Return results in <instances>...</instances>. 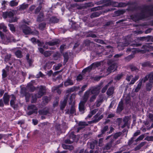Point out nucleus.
<instances>
[{
	"label": "nucleus",
	"instance_id": "nucleus-1",
	"mask_svg": "<svg viewBox=\"0 0 153 153\" xmlns=\"http://www.w3.org/2000/svg\"><path fill=\"white\" fill-rule=\"evenodd\" d=\"M100 91V88L99 87H96L93 88L91 91H86L85 93L82 100L81 101L79 105V111L83 113L85 110L84 105L89 97L91 94L95 95L97 96L99 93Z\"/></svg>",
	"mask_w": 153,
	"mask_h": 153
},
{
	"label": "nucleus",
	"instance_id": "nucleus-2",
	"mask_svg": "<svg viewBox=\"0 0 153 153\" xmlns=\"http://www.w3.org/2000/svg\"><path fill=\"white\" fill-rule=\"evenodd\" d=\"M39 91L38 92L37 95H35L32 96V99L31 102H36L37 98H39L41 97L45 93V87L40 86L39 87Z\"/></svg>",
	"mask_w": 153,
	"mask_h": 153
},
{
	"label": "nucleus",
	"instance_id": "nucleus-3",
	"mask_svg": "<svg viewBox=\"0 0 153 153\" xmlns=\"http://www.w3.org/2000/svg\"><path fill=\"white\" fill-rule=\"evenodd\" d=\"M4 32L6 33L5 34L0 31V36L3 42L7 44L10 41L11 36L8 30V32Z\"/></svg>",
	"mask_w": 153,
	"mask_h": 153
},
{
	"label": "nucleus",
	"instance_id": "nucleus-4",
	"mask_svg": "<svg viewBox=\"0 0 153 153\" xmlns=\"http://www.w3.org/2000/svg\"><path fill=\"white\" fill-rule=\"evenodd\" d=\"M100 65V62H96L93 63L90 66L85 69L84 71H89L92 68H94L98 67Z\"/></svg>",
	"mask_w": 153,
	"mask_h": 153
},
{
	"label": "nucleus",
	"instance_id": "nucleus-5",
	"mask_svg": "<svg viewBox=\"0 0 153 153\" xmlns=\"http://www.w3.org/2000/svg\"><path fill=\"white\" fill-rule=\"evenodd\" d=\"M28 109L30 110V111L27 113L28 115H30L33 113H37V108L34 105L29 106L28 107Z\"/></svg>",
	"mask_w": 153,
	"mask_h": 153
},
{
	"label": "nucleus",
	"instance_id": "nucleus-6",
	"mask_svg": "<svg viewBox=\"0 0 153 153\" xmlns=\"http://www.w3.org/2000/svg\"><path fill=\"white\" fill-rule=\"evenodd\" d=\"M149 82V83L147 85V89L149 91L151 90L153 82V72L150 74Z\"/></svg>",
	"mask_w": 153,
	"mask_h": 153
},
{
	"label": "nucleus",
	"instance_id": "nucleus-7",
	"mask_svg": "<svg viewBox=\"0 0 153 153\" xmlns=\"http://www.w3.org/2000/svg\"><path fill=\"white\" fill-rule=\"evenodd\" d=\"M21 28L23 32L26 34H30L31 33L30 29L26 25L21 26Z\"/></svg>",
	"mask_w": 153,
	"mask_h": 153
},
{
	"label": "nucleus",
	"instance_id": "nucleus-8",
	"mask_svg": "<svg viewBox=\"0 0 153 153\" xmlns=\"http://www.w3.org/2000/svg\"><path fill=\"white\" fill-rule=\"evenodd\" d=\"M75 136L74 134L72 133L70 135L69 139L66 140L65 142L66 143L71 144L75 140Z\"/></svg>",
	"mask_w": 153,
	"mask_h": 153
},
{
	"label": "nucleus",
	"instance_id": "nucleus-9",
	"mask_svg": "<svg viewBox=\"0 0 153 153\" xmlns=\"http://www.w3.org/2000/svg\"><path fill=\"white\" fill-rule=\"evenodd\" d=\"M117 67V65L116 64H114L108 67L107 71L109 72H111L113 70H115Z\"/></svg>",
	"mask_w": 153,
	"mask_h": 153
},
{
	"label": "nucleus",
	"instance_id": "nucleus-10",
	"mask_svg": "<svg viewBox=\"0 0 153 153\" xmlns=\"http://www.w3.org/2000/svg\"><path fill=\"white\" fill-rule=\"evenodd\" d=\"M79 127L78 128L77 132L81 128H84L85 126L87 125V124L85 122H80L79 123Z\"/></svg>",
	"mask_w": 153,
	"mask_h": 153
},
{
	"label": "nucleus",
	"instance_id": "nucleus-11",
	"mask_svg": "<svg viewBox=\"0 0 153 153\" xmlns=\"http://www.w3.org/2000/svg\"><path fill=\"white\" fill-rule=\"evenodd\" d=\"M73 84V81L70 79H68L65 81L64 83V85L67 86L68 85H72Z\"/></svg>",
	"mask_w": 153,
	"mask_h": 153
},
{
	"label": "nucleus",
	"instance_id": "nucleus-12",
	"mask_svg": "<svg viewBox=\"0 0 153 153\" xmlns=\"http://www.w3.org/2000/svg\"><path fill=\"white\" fill-rule=\"evenodd\" d=\"M142 80H140L139 81V82L138 83L137 87H136L135 91L136 92H137L140 89L142 85Z\"/></svg>",
	"mask_w": 153,
	"mask_h": 153
},
{
	"label": "nucleus",
	"instance_id": "nucleus-13",
	"mask_svg": "<svg viewBox=\"0 0 153 153\" xmlns=\"http://www.w3.org/2000/svg\"><path fill=\"white\" fill-rule=\"evenodd\" d=\"M123 102L121 101L119 103L117 108V111L118 112H120L123 110Z\"/></svg>",
	"mask_w": 153,
	"mask_h": 153
},
{
	"label": "nucleus",
	"instance_id": "nucleus-14",
	"mask_svg": "<svg viewBox=\"0 0 153 153\" xmlns=\"http://www.w3.org/2000/svg\"><path fill=\"white\" fill-rule=\"evenodd\" d=\"M10 98V96L9 95H6L4 96L3 97L4 101L5 104H8V103Z\"/></svg>",
	"mask_w": 153,
	"mask_h": 153
},
{
	"label": "nucleus",
	"instance_id": "nucleus-15",
	"mask_svg": "<svg viewBox=\"0 0 153 153\" xmlns=\"http://www.w3.org/2000/svg\"><path fill=\"white\" fill-rule=\"evenodd\" d=\"M3 29V31L4 32H8L7 27L3 23L0 24V29Z\"/></svg>",
	"mask_w": 153,
	"mask_h": 153
},
{
	"label": "nucleus",
	"instance_id": "nucleus-16",
	"mask_svg": "<svg viewBox=\"0 0 153 153\" xmlns=\"http://www.w3.org/2000/svg\"><path fill=\"white\" fill-rule=\"evenodd\" d=\"M128 45V44H123L122 43H120L117 46V47L119 50L123 49L124 47L127 46Z\"/></svg>",
	"mask_w": 153,
	"mask_h": 153
},
{
	"label": "nucleus",
	"instance_id": "nucleus-17",
	"mask_svg": "<svg viewBox=\"0 0 153 153\" xmlns=\"http://www.w3.org/2000/svg\"><path fill=\"white\" fill-rule=\"evenodd\" d=\"M114 89L113 87L109 88L107 92V94L109 96L111 95L114 92Z\"/></svg>",
	"mask_w": 153,
	"mask_h": 153
},
{
	"label": "nucleus",
	"instance_id": "nucleus-18",
	"mask_svg": "<svg viewBox=\"0 0 153 153\" xmlns=\"http://www.w3.org/2000/svg\"><path fill=\"white\" fill-rule=\"evenodd\" d=\"M62 85H63V84H61L60 85H59L58 87H54L52 88V90H53V91L57 90V92L59 94L61 93V91L60 90L58 89V88L59 87H62Z\"/></svg>",
	"mask_w": 153,
	"mask_h": 153
},
{
	"label": "nucleus",
	"instance_id": "nucleus-19",
	"mask_svg": "<svg viewBox=\"0 0 153 153\" xmlns=\"http://www.w3.org/2000/svg\"><path fill=\"white\" fill-rule=\"evenodd\" d=\"M9 27L10 30L13 32L14 33L15 32V28L13 25L12 24H9L8 25Z\"/></svg>",
	"mask_w": 153,
	"mask_h": 153
},
{
	"label": "nucleus",
	"instance_id": "nucleus-20",
	"mask_svg": "<svg viewBox=\"0 0 153 153\" xmlns=\"http://www.w3.org/2000/svg\"><path fill=\"white\" fill-rule=\"evenodd\" d=\"M67 99V98L65 99L61 103V108L62 109L64 108L66 105Z\"/></svg>",
	"mask_w": 153,
	"mask_h": 153
},
{
	"label": "nucleus",
	"instance_id": "nucleus-21",
	"mask_svg": "<svg viewBox=\"0 0 153 153\" xmlns=\"http://www.w3.org/2000/svg\"><path fill=\"white\" fill-rule=\"evenodd\" d=\"M28 7V5L27 4H25V3L21 5L19 8L20 10H24Z\"/></svg>",
	"mask_w": 153,
	"mask_h": 153
},
{
	"label": "nucleus",
	"instance_id": "nucleus-22",
	"mask_svg": "<svg viewBox=\"0 0 153 153\" xmlns=\"http://www.w3.org/2000/svg\"><path fill=\"white\" fill-rule=\"evenodd\" d=\"M59 42L58 40H56L55 41L53 42H47L46 43V44L47 45H55L57 44Z\"/></svg>",
	"mask_w": 153,
	"mask_h": 153
},
{
	"label": "nucleus",
	"instance_id": "nucleus-23",
	"mask_svg": "<svg viewBox=\"0 0 153 153\" xmlns=\"http://www.w3.org/2000/svg\"><path fill=\"white\" fill-rule=\"evenodd\" d=\"M64 57V62H66L68 59V53H65L63 55Z\"/></svg>",
	"mask_w": 153,
	"mask_h": 153
},
{
	"label": "nucleus",
	"instance_id": "nucleus-24",
	"mask_svg": "<svg viewBox=\"0 0 153 153\" xmlns=\"http://www.w3.org/2000/svg\"><path fill=\"white\" fill-rule=\"evenodd\" d=\"M16 56L19 58H21L22 57L21 52L20 51H17L15 52Z\"/></svg>",
	"mask_w": 153,
	"mask_h": 153
},
{
	"label": "nucleus",
	"instance_id": "nucleus-25",
	"mask_svg": "<svg viewBox=\"0 0 153 153\" xmlns=\"http://www.w3.org/2000/svg\"><path fill=\"white\" fill-rule=\"evenodd\" d=\"M18 4V2H16L14 0L11 1L10 3V5L12 7L16 6Z\"/></svg>",
	"mask_w": 153,
	"mask_h": 153
},
{
	"label": "nucleus",
	"instance_id": "nucleus-26",
	"mask_svg": "<svg viewBox=\"0 0 153 153\" xmlns=\"http://www.w3.org/2000/svg\"><path fill=\"white\" fill-rule=\"evenodd\" d=\"M43 15L42 13H40L38 16L37 19V21H39L42 20L43 18Z\"/></svg>",
	"mask_w": 153,
	"mask_h": 153
},
{
	"label": "nucleus",
	"instance_id": "nucleus-27",
	"mask_svg": "<svg viewBox=\"0 0 153 153\" xmlns=\"http://www.w3.org/2000/svg\"><path fill=\"white\" fill-rule=\"evenodd\" d=\"M111 146V143L107 144L104 148V151H105V150H108L110 149Z\"/></svg>",
	"mask_w": 153,
	"mask_h": 153
},
{
	"label": "nucleus",
	"instance_id": "nucleus-28",
	"mask_svg": "<svg viewBox=\"0 0 153 153\" xmlns=\"http://www.w3.org/2000/svg\"><path fill=\"white\" fill-rule=\"evenodd\" d=\"M144 145V143H142L139 145H138L137 147L135 148V150H137L140 149Z\"/></svg>",
	"mask_w": 153,
	"mask_h": 153
},
{
	"label": "nucleus",
	"instance_id": "nucleus-29",
	"mask_svg": "<svg viewBox=\"0 0 153 153\" xmlns=\"http://www.w3.org/2000/svg\"><path fill=\"white\" fill-rule=\"evenodd\" d=\"M45 23H41L39 25V28L41 30H42L45 27Z\"/></svg>",
	"mask_w": 153,
	"mask_h": 153
},
{
	"label": "nucleus",
	"instance_id": "nucleus-30",
	"mask_svg": "<svg viewBox=\"0 0 153 153\" xmlns=\"http://www.w3.org/2000/svg\"><path fill=\"white\" fill-rule=\"evenodd\" d=\"M138 79V77L137 76H136L134 78H132L130 84H133L136 81V80Z\"/></svg>",
	"mask_w": 153,
	"mask_h": 153
},
{
	"label": "nucleus",
	"instance_id": "nucleus-31",
	"mask_svg": "<svg viewBox=\"0 0 153 153\" xmlns=\"http://www.w3.org/2000/svg\"><path fill=\"white\" fill-rule=\"evenodd\" d=\"M10 57L11 55L10 54L6 55L5 57V61L7 62L8 61L10 60Z\"/></svg>",
	"mask_w": 153,
	"mask_h": 153
},
{
	"label": "nucleus",
	"instance_id": "nucleus-32",
	"mask_svg": "<svg viewBox=\"0 0 153 153\" xmlns=\"http://www.w3.org/2000/svg\"><path fill=\"white\" fill-rule=\"evenodd\" d=\"M7 15L8 17L9 18H11L14 15V13L12 12H7Z\"/></svg>",
	"mask_w": 153,
	"mask_h": 153
},
{
	"label": "nucleus",
	"instance_id": "nucleus-33",
	"mask_svg": "<svg viewBox=\"0 0 153 153\" xmlns=\"http://www.w3.org/2000/svg\"><path fill=\"white\" fill-rule=\"evenodd\" d=\"M109 83H108L107 85H106L102 89V93H104L105 92L107 89L108 87V84H109Z\"/></svg>",
	"mask_w": 153,
	"mask_h": 153
},
{
	"label": "nucleus",
	"instance_id": "nucleus-34",
	"mask_svg": "<svg viewBox=\"0 0 153 153\" xmlns=\"http://www.w3.org/2000/svg\"><path fill=\"white\" fill-rule=\"evenodd\" d=\"M145 140L148 141H153V136H150L146 137Z\"/></svg>",
	"mask_w": 153,
	"mask_h": 153
},
{
	"label": "nucleus",
	"instance_id": "nucleus-35",
	"mask_svg": "<svg viewBox=\"0 0 153 153\" xmlns=\"http://www.w3.org/2000/svg\"><path fill=\"white\" fill-rule=\"evenodd\" d=\"M44 55L46 57L48 56L51 55V53L50 51H46L44 53Z\"/></svg>",
	"mask_w": 153,
	"mask_h": 153
},
{
	"label": "nucleus",
	"instance_id": "nucleus-36",
	"mask_svg": "<svg viewBox=\"0 0 153 153\" xmlns=\"http://www.w3.org/2000/svg\"><path fill=\"white\" fill-rule=\"evenodd\" d=\"M29 84H28L27 86L28 87V89H29L31 91H33L35 90V88L32 85H30Z\"/></svg>",
	"mask_w": 153,
	"mask_h": 153
},
{
	"label": "nucleus",
	"instance_id": "nucleus-37",
	"mask_svg": "<svg viewBox=\"0 0 153 153\" xmlns=\"http://www.w3.org/2000/svg\"><path fill=\"white\" fill-rule=\"evenodd\" d=\"M94 117L96 119L97 121H98L102 118V115L100 116L99 117H98L97 114Z\"/></svg>",
	"mask_w": 153,
	"mask_h": 153
},
{
	"label": "nucleus",
	"instance_id": "nucleus-38",
	"mask_svg": "<svg viewBox=\"0 0 153 153\" xmlns=\"http://www.w3.org/2000/svg\"><path fill=\"white\" fill-rule=\"evenodd\" d=\"M30 40L32 42L33 44H35L36 42L38 43H39V41L37 40L36 41V39L34 38H32Z\"/></svg>",
	"mask_w": 153,
	"mask_h": 153
},
{
	"label": "nucleus",
	"instance_id": "nucleus-39",
	"mask_svg": "<svg viewBox=\"0 0 153 153\" xmlns=\"http://www.w3.org/2000/svg\"><path fill=\"white\" fill-rule=\"evenodd\" d=\"M96 96H96L95 95H92L90 99V101L91 102L94 101L96 99Z\"/></svg>",
	"mask_w": 153,
	"mask_h": 153
},
{
	"label": "nucleus",
	"instance_id": "nucleus-40",
	"mask_svg": "<svg viewBox=\"0 0 153 153\" xmlns=\"http://www.w3.org/2000/svg\"><path fill=\"white\" fill-rule=\"evenodd\" d=\"M144 135H141L136 140V141L142 140L144 138Z\"/></svg>",
	"mask_w": 153,
	"mask_h": 153
},
{
	"label": "nucleus",
	"instance_id": "nucleus-41",
	"mask_svg": "<svg viewBox=\"0 0 153 153\" xmlns=\"http://www.w3.org/2000/svg\"><path fill=\"white\" fill-rule=\"evenodd\" d=\"M70 112L71 114H74L75 113V109L74 107L73 106H72L70 110Z\"/></svg>",
	"mask_w": 153,
	"mask_h": 153
},
{
	"label": "nucleus",
	"instance_id": "nucleus-42",
	"mask_svg": "<svg viewBox=\"0 0 153 153\" xmlns=\"http://www.w3.org/2000/svg\"><path fill=\"white\" fill-rule=\"evenodd\" d=\"M83 77L81 74H79L77 77L76 80L77 81H80L82 79Z\"/></svg>",
	"mask_w": 153,
	"mask_h": 153
},
{
	"label": "nucleus",
	"instance_id": "nucleus-43",
	"mask_svg": "<svg viewBox=\"0 0 153 153\" xmlns=\"http://www.w3.org/2000/svg\"><path fill=\"white\" fill-rule=\"evenodd\" d=\"M120 135V133H117L115 134L114 136V138L116 139Z\"/></svg>",
	"mask_w": 153,
	"mask_h": 153
},
{
	"label": "nucleus",
	"instance_id": "nucleus-44",
	"mask_svg": "<svg viewBox=\"0 0 153 153\" xmlns=\"http://www.w3.org/2000/svg\"><path fill=\"white\" fill-rule=\"evenodd\" d=\"M17 18L15 17L13 18V19H11L9 20V21L10 22H14L17 21Z\"/></svg>",
	"mask_w": 153,
	"mask_h": 153
},
{
	"label": "nucleus",
	"instance_id": "nucleus-45",
	"mask_svg": "<svg viewBox=\"0 0 153 153\" xmlns=\"http://www.w3.org/2000/svg\"><path fill=\"white\" fill-rule=\"evenodd\" d=\"M62 65L60 64H59L57 66H55V68L56 70H59L60 68L61 67Z\"/></svg>",
	"mask_w": 153,
	"mask_h": 153
},
{
	"label": "nucleus",
	"instance_id": "nucleus-46",
	"mask_svg": "<svg viewBox=\"0 0 153 153\" xmlns=\"http://www.w3.org/2000/svg\"><path fill=\"white\" fill-rule=\"evenodd\" d=\"M3 73L2 74V77L3 78H5L7 76V74L6 71L4 69L2 70Z\"/></svg>",
	"mask_w": 153,
	"mask_h": 153
},
{
	"label": "nucleus",
	"instance_id": "nucleus-47",
	"mask_svg": "<svg viewBox=\"0 0 153 153\" xmlns=\"http://www.w3.org/2000/svg\"><path fill=\"white\" fill-rule=\"evenodd\" d=\"M108 128V126H105L102 131V134L104 133V132H105V131H107Z\"/></svg>",
	"mask_w": 153,
	"mask_h": 153
},
{
	"label": "nucleus",
	"instance_id": "nucleus-48",
	"mask_svg": "<svg viewBox=\"0 0 153 153\" xmlns=\"http://www.w3.org/2000/svg\"><path fill=\"white\" fill-rule=\"evenodd\" d=\"M43 100L45 102L47 103L49 100L47 97H45L43 98Z\"/></svg>",
	"mask_w": 153,
	"mask_h": 153
},
{
	"label": "nucleus",
	"instance_id": "nucleus-49",
	"mask_svg": "<svg viewBox=\"0 0 153 153\" xmlns=\"http://www.w3.org/2000/svg\"><path fill=\"white\" fill-rule=\"evenodd\" d=\"M3 18L5 19L7 17H8L7 12L3 13Z\"/></svg>",
	"mask_w": 153,
	"mask_h": 153
},
{
	"label": "nucleus",
	"instance_id": "nucleus-50",
	"mask_svg": "<svg viewBox=\"0 0 153 153\" xmlns=\"http://www.w3.org/2000/svg\"><path fill=\"white\" fill-rule=\"evenodd\" d=\"M150 65L149 63L148 62H146L143 63L142 65L143 67L147 66H149Z\"/></svg>",
	"mask_w": 153,
	"mask_h": 153
},
{
	"label": "nucleus",
	"instance_id": "nucleus-51",
	"mask_svg": "<svg viewBox=\"0 0 153 153\" xmlns=\"http://www.w3.org/2000/svg\"><path fill=\"white\" fill-rule=\"evenodd\" d=\"M66 48L65 45H63L61 46L60 47V50L61 51H62L65 48Z\"/></svg>",
	"mask_w": 153,
	"mask_h": 153
},
{
	"label": "nucleus",
	"instance_id": "nucleus-52",
	"mask_svg": "<svg viewBox=\"0 0 153 153\" xmlns=\"http://www.w3.org/2000/svg\"><path fill=\"white\" fill-rule=\"evenodd\" d=\"M133 76L132 75L127 76L126 78V79L128 81H129L132 78Z\"/></svg>",
	"mask_w": 153,
	"mask_h": 153
},
{
	"label": "nucleus",
	"instance_id": "nucleus-53",
	"mask_svg": "<svg viewBox=\"0 0 153 153\" xmlns=\"http://www.w3.org/2000/svg\"><path fill=\"white\" fill-rule=\"evenodd\" d=\"M15 101H13V100H11L10 101V105L13 107H14Z\"/></svg>",
	"mask_w": 153,
	"mask_h": 153
},
{
	"label": "nucleus",
	"instance_id": "nucleus-54",
	"mask_svg": "<svg viewBox=\"0 0 153 153\" xmlns=\"http://www.w3.org/2000/svg\"><path fill=\"white\" fill-rule=\"evenodd\" d=\"M122 75H119L115 78V79L117 80H119L121 77Z\"/></svg>",
	"mask_w": 153,
	"mask_h": 153
},
{
	"label": "nucleus",
	"instance_id": "nucleus-55",
	"mask_svg": "<svg viewBox=\"0 0 153 153\" xmlns=\"http://www.w3.org/2000/svg\"><path fill=\"white\" fill-rule=\"evenodd\" d=\"M148 117L151 120L153 121V114H149Z\"/></svg>",
	"mask_w": 153,
	"mask_h": 153
},
{
	"label": "nucleus",
	"instance_id": "nucleus-56",
	"mask_svg": "<svg viewBox=\"0 0 153 153\" xmlns=\"http://www.w3.org/2000/svg\"><path fill=\"white\" fill-rule=\"evenodd\" d=\"M140 134V132L139 131H138L134 134V136H137L139 135Z\"/></svg>",
	"mask_w": 153,
	"mask_h": 153
},
{
	"label": "nucleus",
	"instance_id": "nucleus-57",
	"mask_svg": "<svg viewBox=\"0 0 153 153\" xmlns=\"http://www.w3.org/2000/svg\"><path fill=\"white\" fill-rule=\"evenodd\" d=\"M62 146L63 148V149H68V147H69V146L65 144H63L62 145Z\"/></svg>",
	"mask_w": 153,
	"mask_h": 153
},
{
	"label": "nucleus",
	"instance_id": "nucleus-58",
	"mask_svg": "<svg viewBox=\"0 0 153 153\" xmlns=\"http://www.w3.org/2000/svg\"><path fill=\"white\" fill-rule=\"evenodd\" d=\"M10 98H11V100H13V101H15L16 98L13 95H11L10 96Z\"/></svg>",
	"mask_w": 153,
	"mask_h": 153
},
{
	"label": "nucleus",
	"instance_id": "nucleus-59",
	"mask_svg": "<svg viewBox=\"0 0 153 153\" xmlns=\"http://www.w3.org/2000/svg\"><path fill=\"white\" fill-rule=\"evenodd\" d=\"M79 153H88V152L86 150L84 151V149H82L80 151Z\"/></svg>",
	"mask_w": 153,
	"mask_h": 153
},
{
	"label": "nucleus",
	"instance_id": "nucleus-60",
	"mask_svg": "<svg viewBox=\"0 0 153 153\" xmlns=\"http://www.w3.org/2000/svg\"><path fill=\"white\" fill-rule=\"evenodd\" d=\"M122 54H117L115 55L114 56V57L115 58H119L120 57L122 56Z\"/></svg>",
	"mask_w": 153,
	"mask_h": 153
},
{
	"label": "nucleus",
	"instance_id": "nucleus-61",
	"mask_svg": "<svg viewBox=\"0 0 153 153\" xmlns=\"http://www.w3.org/2000/svg\"><path fill=\"white\" fill-rule=\"evenodd\" d=\"M149 76H150V75H149V76H146L143 79V82H146L148 80L149 78Z\"/></svg>",
	"mask_w": 153,
	"mask_h": 153
},
{
	"label": "nucleus",
	"instance_id": "nucleus-62",
	"mask_svg": "<svg viewBox=\"0 0 153 153\" xmlns=\"http://www.w3.org/2000/svg\"><path fill=\"white\" fill-rule=\"evenodd\" d=\"M102 101V100H101L100 101H97V107L99 106L100 105V103H101Z\"/></svg>",
	"mask_w": 153,
	"mask_h": 153
},
{
	"label": "nucleus",
	"instance_id": "nucleus-63",
	"mask_svg": "<svg viewBox=\"0 0 153 153\" xmlns=\"http://www.w3.org/2000/svg\"><path fill=\"white\" fill-rule=\"evenodd\" d=\"M97 110L96 109H94L91 112V114H92V115L95 114L97 112Z\"/></svg>",
	"mask_w": 153,
	"mask_h": 153
},
{
	"label": "nucleus",
	"instance_id": "nucleus-64",
	"mask_svg": "<svg viewBox=\"0 0 153 153\" xmlns=\"http://www.w3.org/2000/svg\"><path fill=\"white\" fill-rule=\"evenodd\" d=\"M94 143H91L90 145V148L91 149H93L94 148Z\"/></svg>",
	"mask_w": 153,
	"mask_h": 153
}]
</instances>
